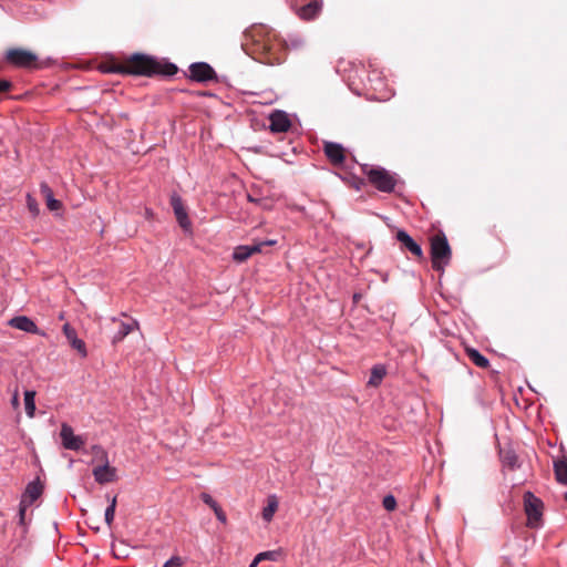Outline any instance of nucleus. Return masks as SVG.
Instances as JSON below:
<instances>
[{
	"instance_id": "ddd939ff",
	"label": "nucleus",
	"mask_w": 567,
	"mask_h": 567,
	"mask_svg": "<svg viewBox=\"0 0 567 567\" xmlns=\"http://www.w3.org/2000/svg\"><path fill=\"white\" fill-rule=\"evenodd\" d=\"M8 324L14 329L28 332L40 334V331L37 324L27 316H17L8 321Z\"/></svg>"
},
{
	"instance_id": "20e7f679",
	"label": "nucleus",
	"mask_w": 567,
	"mask_h": 567,
	"mask_svg": "<svg viewBox=\"0 0 567 567\" xmlns=\"http://www.w3.org/2000/svg\"><path fill=\"white\" fill-rule=\"evenodd\" d=\"M525 512L530 527H537L542 517L543 502L532 492L524 494Z\"/></svg>"
},
{
	"instance_id": "cd10ccee",
	"label": "nucleus",
	"mask_w": 567,
	"mask_h": 567,
	"mask_svg": "<svg viewBox=\"0 0 567 567\" xmlns=\"http://www.w3.org/2000/svg\"><path fill=\"white\" fill-rule=\"evenodd\" d=\"M503 463H504L505 466H507V467H509L512 470L516 468L518 466L516 454L514 452H511V451L505 453L504 456H503Z\"/></svg>"
},
{
	"instance_id": "ea45409f",
	"label": "nucleus",
	"mask_w": 567,
	"mask_h": 567,
	"mask_svg": "<svg viewBox=\"0 0 567 567\" xmlns=\"http://www.w3.org/2000/svg\"><path fill=\"white\" fill-rule=\"evenodd\" d=\"M247 198H248V200H249V202H251V203H257V202H258V200H257L255 197H252L251 195H248V196H247Z\"/></svg>"
},
{
	"instance_id": "4be33fe9",
	"label": "nucleus",
	"mask_w": 567,
	"mask_h": 567,
	"mask_svg": "<svg viewBox=\"0 0 567 567\" xmlns=\"http://www.w3.org/2000/svg\"><path fill=\"white\" fill-rule=\"evenodd\" d=\"M278 508V499L275 495L268 497L267 506L262 509V518L266 522H270L274 517L275 512Z\"/></svg>"
},
{
	"instance_id": "f8f14e48",
	"label": "nucleus",
	"mask_w": 567,
	"mask_h": 567,
	"mask_svg": "<svg viewBox=\"0 0 567 567\" xmlns=\"http://www.w3.org/2000/svg\"><path fill=\"white\" fill-rule=\"evenodd\" d=\"M93 476L99 484L112 483L116 481V468L111 467L106 461L103 465L94 467Z\"/></svg>"
},
{
	"instance_id": "0eeeda50",
	"label": "nucleus",
	"mask_w": 567,
	"mask_h": 567,
	"mask_svg": "<svg viewBox=\"0 0 567 567\" xmlns=\"http://www.w3.org/2000/svg\"><path fill=\"white\" fill-rule=\"evenodd\" d=\"M216 76L214 69L206 62H196L189 65V78L197 82H207Z\"/></svg>"
},
{
	"instance_id": "6ab92c4d",
	"label": "nucleus",
	"mask_w": 567,
	"mask_h": 567,
	"mask_svg": "<svg viewBox=\"0 0 567 567\" xmlns=\"http://www.w3.org/2000/svg\"><path fill=\"white\" fill-rule=\"evenodd\" d=\"M41 193L43 194L47 206L50 210L54 212L61 207V202L55 199L52 189L47 184H41Z\"/></svg>"
},
{
	"instance_id": "4468645a",
	"label": "nucleus",
	"mask_w": 567,
	"mask_h": 567,
	"mask_svg": "<svg viewBox=\"0 0 567 567\" xmlns=\"http://www.w3.org/2000/svg\"><path fill=\"white\" fill-rule=\"evenodd\" d=\"M63 333L72 348H74L81 357L85 358L87 355L85 343L83 340L78 338L75 330L69 323L63 326Z\"/></svg>"
},
{
	"instance_id": "7ed1b4c3",
	"label": "nucleus",
	"mask_w": 567,
	"mask_h": 567,
	"mask_svg": "<svg viewBox=\"0 0 567 567\" xmlns=\"http://www.w3.org/2000/svg\"><path fill=\"white\" fill-rule=\"evenodd\" d=\"M451 248L445 236H435L431 241L432 267L437 271H443L449 264Z\"/></svg>"
},
{
	"instance_id": "a878e982",
	"label": "nucleus",
	"mask_w": 567,
	"mask_h": 567,
	"mask_svg": "<svg viewBox=\"0 0 567 567\" xmlns=\"http://www.w3.org/2000/svg\"><path fill=\"white\" fill-rule=\"evenodd\" d=\"M115 508H116V496H113L112 498H110V504L106 507L105 513H104L105 523L109 526H111L113 523L114 515H115Z\"/></svg>"
},
{
	"instance_id": "aec40b11",
	"label": "nucleus",
	"mask_w": 567,
	"mask_h": 567,
	"mask_svg": "<svg viewBox=\"0 0 567 567\" xmlns=\"http://www.w3.org/2000/svg\"><path fill=\"white\" fill-rule=\"evenodd\" d=\"M466 353L476 367L487 368L489 365L488 359L484 357L478 350L471 348L466 350Z\"/></svg>"
},
{
	"instance_id": "9b49d317",
	"label": "nucleus",
	"mask_w": 567,
	"mask_h": 567,
	"mask_svg": "<svg viewBox=\"0 0 567 567\" xmlns=\"http://www.w3.org/2000/svg\"><path fill=\"white\" fill-rule=\"evenodd\" d=\"M270 131L275 133H284L290 128V120L286 112L275 111L269 116Z\"/></svg>"
},
{
	"instance_id": "2eb2a0df",
	"label": "nucleus",
	"mask_w": 567,
	"mask_h": 567,
	"mask_svg": "<svg viewBox=\"0 0 567 567\" xmlns=\"http://www.w3.org/2000/svg\"><path fill=\"white\" fill-rule=\"evenodd\" d=\"M396 239L412 255L416 257H422L423 251L421 246L405 230H399L396 233Z\"/></svg>"
},
{
	"instance_id": "c85d7f7f",
	"label": "nucleus",
	"mask_w": 567,
	"mask_h": 567,
	"mask_svg": "<svg viewBox=\"0 0 567 567\" xmlns=\"http://www.w3.org/2000/svg\"><path fill=\"white\" fill-rule=\"evenodd\" d=\"M27 205H28L29 210L32 213V215L35 216L39 214L38 203H37L35 198H33L30 194L27 195Z\"/></svg>"
},
{
	"instance_id": "9d476101",
	"label": "nucleus",
	"mask_w": 567,
	"mask_h": 567,
	"mask_svg": "<svg viewBox=\"0 0 567 567\" xmlns=\"http://www.w3.org/2000/svg\"><path fill=\"white\" fill-rule=\"evenodd\" d=\"M43 493V484L39 478L33 480L30 482L22 496L21 502L23 503V506H31Z\"/></svg>"
},
{
	"instance_id": "4c0bfd02",
	"label": "nucleus",
	"mask_w": 567,
	"mask_h": 567,
	"mask_svg": "<svg viewBox=\"0 0 567 567\" xmlns=\"http://www.w3.org/2000/svg\"><path fill=\"white\" fill-rule=\"evenodd\" d=\"M391 94H383L381 93L379 96H377L378 100H386L390 97Z\"/></svg>"
},
{
	"instance_id": "f03ea898",
	"label": "nucleus",
	"mask_w": 567,
	"mask_h": 567,
	"mask_svg": "<svg viewBox=\"0 0 567 567\" xmlns=\"http://www.w3.org/2000/svg\"><path fill=\"white\" fill-rule=\"evenodd\" d=\"M362 172L368 176L370 183L380 192L390 193L394 189L396 179L382 167H373L371 165H362Z\"/></svg>"
},
{
	"instance_id": "b1692460",
	"label": "nucleus",
	"mask_w": 567,
	"mask_h": 567,
	"mask_svg": "<svg viewBox=\"0 0 567 567\" xmlns=\"http://www.w3.org/2000/svg\"><path fill=\"white\" fill-rule=\"evenodd\" d=\"M35 392L34 391H25L24 392V408L25 413L29 417H33L35 413Z\"/></svg>"
},
{
	"instance_id": "412c9836",
	"label": "nucleus",
	"mask_w": 567,
	"mask_h": 567,
	"mask_svg": "<svg viewBox=\"0 0 567 567\" xmlns=\"http://www.w3.org/2000/svg\"><path fill=\"white\" fill-rule=\"evenodd\" d=\"M385 373H386V371L383 365H381V364L374 365L371 370V374H370L368 384L372 385V386H378L381 383V381L383 380Z\"/></svg>"
},
{
	"instance_id": "f3484780",
	"label": "nucleus",
	"mask_w": 567,
	"mask_h": 567,
	"mask_svg": "<svg viewBox=\"0 0 567 567\" xmlns=\"http://www.w3.org/2000/svg\"><path fill=\"white\" fill-rule=\"evenodd\" d=\"M322 9V1L321 0H312L309 3L302 6L298 14L303 20H311L315 19Z\"/></svg>"
},
{
	"instance_id": "f704fd0d",
	"label": "nucleus",
	"mask_w": 567,
	"mask_h": 567,
	"mask_svg": "<svg viewBox=\"0 0 567 567\" xmlns=\"http://www.w3.org/2000/svg\"><path fill=\"white\" fill-rule=\"evenodd\" d=\"M11 87V82L8 80H0V93L6 92Z\"/></svg>"
},
{
	"instance_id": "dca6fc26",
	"label": "nucleus",
	"mask_w": 567,
	"mask_h": 567,
	"mask_svg": "<svg viewBox=\"0 0 567 567\" xmlns=\"http://www.w3.org/2000/svg\"><path fill=\"white\" fill-rule=\"evenodd\" d=\"M324 154L334 165L341 164L344 161V150L341 144L327 142L324 144Z\"/></svg>"
},
{
	"instance_id": "72a5a7b5",
	"label": "nucleus",
	"mask_w": 567,
	"mask_h": 567,
	"mask_svg": "<svg viewBox=\"0 0 567 567\" xmlns=\"http://www.w3.org/2000/svg\"><path fill=\"white\" fill-rule=\"evenodd\" d=\"M181 566H182V563L178 557H173L163 565V567H181Z\"/></svg>"
},
{
	"instance_id": "39448f33",
	"label": "nucleus",
	"mask_w": 567,
	"mask_h": 567,
	"mask_svg": "<svg viewBox=\"0 0 567 567\" xmlns=\"http://www.w3.org/2000/svg\"><path fill=\"white\" fill-rule=\"evenodd\" d=\"M60 437L65 450L79 451L85 444L84 437L81 435H75L72 426L68 423H62Z\"/></svg>"
},
{
	"instance_id": "1a4fd4ad",
	"label": "nucleus",
	"mask_w": 567,
	"mask_h": 567,
	"mask_svg": "<svg viewBox=\"0 0 567 567\" xmlns=\"http://www.w3.org/2000/svg\"><path fill=\"white\" fill-rule=\"evenodd\" d=\"M171 205L173 207L174 214L176 216V219H177L179 226L184 230H189L190 220H189L187 212L184 207L183 200L177 194L172 195Z\"/></svg>"
},
{
	"instance_id": "393cba45",
	"label": "nucleus",
	"mask_w": 567,
	"mask_h": 567,
	"mask_svg": "<svg viewBox=\"0 0 567 567\" xmlns=\"http://www.w3.org/2000/svg\"><path fill=\"white\" fill-rule=\"evenodd\" d=\"M287 49L298 50L305 45V39L299 34H289L285 40Z\"/></svg>"
},
{
	"instance_id": "c756f323",
	"label": "nucleus",
	"mask_w": 567,
	"mask_h": 567,
	"mask_svg": "<svg viewBox=\"0 0 567 567\" xmlns=\"http://www.w3.org/2000/svg\"><path fill=\"white\" fill-rule=\"evenodd\" d=\"M396 506V501L394 498V496L392 495H386L384 498H383V507L386 509V511H393Z\"/></svg>"
},
{
	"instance_id": "c9c22d12",
	"label": "nucleus",
	"mask_w": 567,
	"mask_h": 567,
	"mask_svg": "<svg viewBox=\"0 0 567 567\" xmlns=\"http://www.w3.org/2000/svg\"><path fill=\"white\" fill-rule=\"evenodd\" d=\"M11 404L13 408H18L19 404H20V400H19V393L18 391H16L12 395V399H11Z\"/></svg>"
},
{
	"instance_id": "bb28decb",
	"label": "nucleus",
	"mask_w": 567,
	"mask_h": 567,
	"mask_svg": "<svg viewBox=\"0 0 567 567\" xmlns=\"http://www.w3.org/2000/svg\"><path fill=\"white\" fill-rule=\"evenodd\" d=\"M279 556H280V551H278V550H267V551L259 553L255 558L259 563L262 560L276 561L279 558Z\"/></svg>"
},
{
	"instance_id": "7c9ffc66",
	"label": "nucleus",
	"mask_w": 567,
	"mask_h": 567,
	"mask_svg": "<svg viewBox=\"0 0 567 567\" xmlns=\"http://www.w3.org/2000/svg\"><path fill=\"white\" fill-rule=\"evenodd\" d=\"M200 498L202 501L208 505L212 509H214L215 507L218 506V503L207 493H202L200 494Z\"/></svg>"
},
{
	"instance_id": "58836bf2",
	"label": "nucleus",
	"mask_w": 567,
	"mask_h": 567,
	"mask_svg": "<svg viewBox=\"0 0 567 567\" xmlns=\"http://www.w3.org/2000/svg\"><path fill=\"white\" fill-rule=\"evenodd\" d=\"M258 564H259V561H257V559L254 558L252 561L250 563L249 567H257Z\"/></svg>"
},
{
	"instance_id": "473e14b6",
	"label": "nucleus",
	"mask_w": 567,
	"mask_h": 567,
	"mask_svg": "<svg viewBox=\"0 0 567 567\" xmlns=\"http://www.w3.org/2000/svg\"><path fill=\"white\" fill-rule=\"evenodd\" d=\"M29 506H23V503L20 501V505H19V520H20V524L23 525L24 524V519H25V512H27V508Z\"/></svg>"
},
{
	"instance_id": "a19ab883",
	"label": "nucleus",
	"mask_w": 567,
	"mask_h": 567,
	"mask_svg": "<svg viewBox=\"0 0 567 567\" xmlns=\"http://www.w3.org/2000/svg\"><path fill=\"white\" fill-rule=\"evenodd\" d=\"M145 213H146V216H147V217H151V216H152V212H151L150 209H146V212H145Z\"/></svg>"
},
{
	"instance_id": "2f4dec72",
	"label": "nucleus",
	"mask_w": 567,
	"mask_h": 567,
	"mask_svg": "<svg viewBox=\"0 0 567 567\" xmlns=\"http://www.w3.org/2000/svg\"><path fill=\"white\" fill-rule=\"evenodd\" d=\"M213 511L220 523L225 524L227 522L226 515L219 505L215 507Z\"/></svg>"
},
{
	"instance_id": "a211bd4d",
	"label": "nucleus",
	"mask_w": 567,
	"mask_h": 567,
	"mask_svg": "<svg viewBox=\"0 0 567 567\" xmlns=\"http://www.w3.org/2000/svg\"><path fill=\"white\" fill-rule=\"evenodd\" d=\"M138 328V322L136 320H131L127 322L121 321L118 330L113 337V342H121L126 336H128L133 330Z\"/></svg>"
},
{
	"instance_id": "e433bc0d",
	"label": "nucleus",
	"mask_w": 567,
	"mask_h": 567,
	"mask_svg": "<svg viewBox=\"0 0 567 567\" xmlns=\"http://www.w3.org/2000/svg\"><path fill=\"white\" fill-rule=\"evenodd\" d=\"M374 76H375L377 85L371 84V86H372L374 90H378V89H379V86H381V85H382V81H381V80H379V79H377V74H374ZM369 81H370V83H373V82H374V79L370 78V79H369Z\"/></svg>"
},
{
	"instance_id": "6e6552de",
	"label": "nucleus",
	"mask_w": 567,
	"mask_h": 567,
	"mask_svg": "<svg viewBox=\"0 0 567 567\" xmlns=\"http://www.w3.org/2000/svg\"><path fill=\"white\" fill-rule=\"evenodd\" d=\"M7 59L17 66H30L37 61V55L22 49H11L7 52Z\"/></svg>"
},
{
	"instance_id": "f257e3e1",
	"label": "nucleus",
	"mask_w": 567,
	"mask_h": 567,
	"mask_svg": "<svg viewBox=\"0 0 567 567\" xmlns=\"http://www.w3.org/2000/svg\"><path fill=\"white\" fill-rule=\"evenodd\" d=\"M121 71L128 74L145 76H152L159 73L173 75L176 73L177 68L173 63H167L162 68V64L152 56L134 53L122 66Z\"/></svg>"
},
{
	"instance_id": "5701e85b",
	"label": "nucleus",
	"mask_w": 567,
	"mask_h": 567,
	"mask_svg": "<svg viewBox=\"0 0 567 567\" xmlns=\"http://www.w3.org/2000/svg\"><path fill=\"white\" fill-rule=\"evenodd\" d=\"M557 481L567 484V458L554 463Z\"/></svg>"
},
{
	"instance_id": "423d86ee",
	"label": "nucleus",
	"mask_w": 567,
	"mask_h": 567,
	"mask_svg": "<svg viewBox=\"0 0 567 567\" xmlns=\"http://www.w3.org/2000/svg\"><path fill=\"white\" fill-rule=\"evenodd\" d=\"M276 244V240L269 239V240H261L258 243H255L252 245H241L235 248L233 252L234 260L238 262H243L247 260L250 256L257 252H261L262 248L265 246H272Z\"/></svg>"
}]
</instances>
